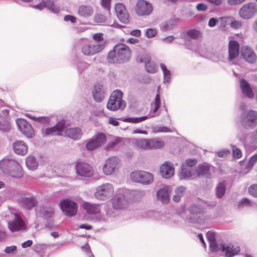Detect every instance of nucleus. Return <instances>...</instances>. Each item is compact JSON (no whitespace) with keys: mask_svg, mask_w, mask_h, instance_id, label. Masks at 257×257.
I'll list each match as a JSON object with an SVG mask.
<instances>
[{"mask_svg":"<svg viewBox=\"0 0 257 257\" xmlns=\"http://www.w3.org/2000/svg\"><path fill=\"white\" fill-rule=\"evenodd\" d=\"M160 104H161V101H160V95H159V94H158L156 96L155 99V102H154L155 107L154 109V111L155 112H156L160 108Z\"/></svg>","mask_w":257,"mask_h":257,"instance_id":"nucleus-52","label":"nucleus"},{"mask_svg":"<svg viewBox=\"0 0 257 257\" xmlns=\"http://www.w3.org/2000/svg\"><path fill=\"white\" fill-rule=\"evenodd\" d=\"M241 53L243 58L248 62L253 63L255 62L256 56L253 50L247 46H242L241 48Z\"/></svg>","mask_w":257,"mask_h":257,"instance_id":"nucleus-18","label":"nucleus"},{"mask_svg":"<svg viewBox=\"0 0 257 257\" xmlns=\"http://www.w3.org/2000/svg\"><path fill=\"white\" fill-rule=\"evenodd\" d=\"M245 1L246 0H227V3L229 5L234 6L240 5Z\"/></svg>","mask_w":257,"mask_h":257,"instance_id":"nucleus-59","label":"nucleus"},{"mask_svg":"<svg viewBox=\"0 0 257 257\" xmlns=\"http://www.w3.org/2000/svg\"><path fill=\"white\" fill-rule=\"evenodd\" d=\"M118 163L116 157H111L107 159L103 167V172L106 175H111L114 173L115 169Z\"/></svg>","mask_w":257,"mask_h":257,"instance_id":"nucleus-16","label":"nucleus"},{"mask_svg":"<svg viewBox=\"0 0 257 257\" xmlns=\"http://www.w3.org/2000/svg\"><path fill=\"white\" fill-rule=\"evenodd\" d=\"M112 207L114 209H122L128 206V201L122 194H116L111 199Z\"/></svg>","mask_w":257,"mask_h":257,"instance_id":"nucleus-17","label":"nucleus"},{"mask_svg":"<svg viewBox=\"0 0 257 257\" xmlns=\"http://www.w3.org/2000/svg\"><path fill=\"white\" fill-rule=\"evenodd\" d=\"M136 60L138 62L143 63L146 65L151 61V57L148 55H139L138 56Z\"/></svg>","mask_w":257,"mask_h":257,"instance_id":"nucleus-40","label":"nucleus"},{"mask_svg":"<svg viewBox=\"0 0 257 257\" xmlns=\"http://www.w3.org/2000/svg\"><path fill=\"white\" fill-rule=\"evenodd\" d=\"M157 31L155 29H148L146 32V35L148 38H151L154 37L157 34Z\"/></svg>","mask_w":257,"mask_h":257,"instance_id":"nucleus-48","label":"nucleus"},{"mask_svg":"<svg viewBox=\"0 0 257 257\" xmlns=\"http://www.w3.org/2000/svg\"><path fill=\"white\" fill-rule=\"evenodd\" d=\"M161 68L163 72L164 79L168 80L170 78V72L168 70L164 64H161Z\"/></svg>","mask_w":257,"mask_h":257,"instance_id":"nucleus-47","label":"nucleus"},{"mask_svg":"<svg viewBox=\"0 0 257 257\" xmlns=\"http://www.w3.org/2000/svg\"><path fill=\"white\" fill-rule=\"evenodd\" d=\"M106 141L105 135L101 133L97 134L94 137L88 142L86 148L89 151H93L104 144Z\"/></svg>","mask_w":257,"mask_h":257,"instance_id":"nucleus-12","label":"nucleus"},{"mask_svg":"<svg viewBox=\"0 0 257 257\" xmlns=\"http://www.w3.org/2000/svg\"><path fill=\"white\" fill-rule=\"evenodd\" d=\"M106 20L105 16L100 14H96L94 17V21L97 23H104Z\"/></svg>","mask_w":257,"mask_h":257,"instance_id":"nucleus-45","label":"nucleus"},{"mask_svg":"<svg viewBox=\"0 0 257 257\" xmlns=\"http://www.w3.org/2000/svg\"><path fill=\"white\" fill-rule=\"evenodd\" d=\"M115 11L116 16L119 21L124 24L129 22V15L125 7L122 3H118L115 5Z\"/></svg>","mask_w":257,"mask_h":257,"instance_id":"nucleus-15","label":"nucleus"},{"mask_svg":"<svg viewBox=\"0 0 257 257\" xmlns=\"http://www.w3.org/2000/svg\"><path fill=\"white\" fill-rule=\"evenodd\" d=\"M257 14V5L253 3L244 5L239 10L238 15L243 19L248 20Z\"/></svg>","mask_w":257,"mask_h":257,"instance_id":"nucleus-5","label":"nucleus"},{"mask_svg":"<svg viewBox=\"0 0 257 257\" xmlns=\"http://www.w3.org/2000/svg\"><path fill=\"white\" fill-rule=\"evenodd\" d=\"M187 35L191 39H196L201 37V32L195 29L189 30L187 32Z\"/></svg>","mask_w":257,"mask_h":257,"instance_id":"nucleus-37","label":"nucleus"},{"mask_svg":"<svg viewBox=\"0 0 257 257\" xmlns=\"http://www.w3.org/2000/svg\"><path fill=\"white\" fill-rule=\"evenodd\" d=\"M111 0H101V5L108 11H110Z\"/></svg>","mask_w":257,"mask_h":257,"instance_id":"nucleus-54","label":"nucleus"},{"mask_svg":"<svg viewBox=\"0 0 257 257\" xmlns=\"http://www.w3.org/2000/svg\"><path fill=\"white\" fill-rule=\"evenodd\" d=\"M1 170L12 177L21 178L23 171L20 164L14 160L4 159L0 162Z\"/></svg>","mask_w":257,"mask_h":257,"instance_id":"nucleus-2","label":"nucleus"},{"mask_svg":"<svg viewBox=\"0 0 257 257\" xmlns=\"http://www.w3.org/2000/svg\"><path fill=\"white\" fill-rule=\"evenodd\" d=\"M174 173V169L173 165L169 162H165L160 167V174L164 178H170Z\"/></svg>","mask_w":257,"mask_h":257,"instance_id":"nucleus-21","label":"nucleus"},{"mask_svg":"<svg viewBox=\"0 0 257 257\" xmlns=\"http://www.w3.org/2000/svg\"><path fill=\"white\" fill-rule=\"evenodd\" d=\"M60 207L64 214L68 216H73L77 213V203L69 199L62 200L60 203Z\"/></svg>","mask_w":257,"mask_h":257,"instance_id":"nucleus-11","label":"nucleus"},{"mask_svg":"<svg viewBox=\"0 0 257 257\" xmlns=\"http://www.w3.org/2000/svg\"><path fill=\"white\" fill-rule=\"evenodd\" d=\"M133 140L136 147L144 150H150V139H134Z\"/></svg>","mask_w":257,"mask_h":257,"instance_id":"nucleus-27","label":"nucleus"},{"mask_svg":"<svg viewBox=\"0 0 257 257\" xmlns=\"http://www.w3.org/2000/svg\"><path fill=\"white\" fill-rule=\"evenodd\" d=\"M17 249V246L15 245H12L11 246L7 247L5 249V251L7 253H11Z\"/></svg>","mask_w":257,"mask_h":257,"instance_id":"nucleus-63","label":"nucleus"},{"mask_svg":"<svg viewBox=\"0 0 257 257\" xmlns=\"http://www.w3.org/2000/svg\"><path fill=\"white\" fill-rule=\"evenodd\" d=\"M190 211L192 214H200L202 210L197 205H194L190 207Z\"/></svg>","mask_w":257,"mask_h":257,"instance_id":"nucleus-53","label":"nucleus"},{"mask_svg":"<svg viewBox=\"0 0 257 257\" xmlns=\"http://www.w3.org/2000/svg\"><path fill=\"white\" fill-rule=\"evenodd\" d=\"M221 245V244L218 245L216 240L209 242L210 248L212 252L221 251V248H220Z\"/></svg>","mask_w":257,"mask_h":257,"instance_id":"nucleus-43","label":"nucleus"},{"mask_svg":"<svg viewBox=\"0 0 257 257\" xmlns=\"http://www.w3.org/2000/svg\"><path fill=\"white\" fill-rule=\"evenodd\" d=\"M131 179L137 183H140L145 185H148L153 182L154 176L151 173L136 171L131 174Z\"/></svg>","mask_w":257,"mask_h":257,"instance_id":"nucleus-4","label":"nucleus"},{"mask_svg":"<svg viewBox=\"0 0 257 257\" xmlns=\"http://www.w3.org/2000/svg\"><path fill=\"white\" fill-rule=\"evenodd\" d=\"M197 163L196 159H188L186 160V165L189 167H192L195 166Z\"/></svg>","mask_w":257,"mask_h":257,"instance_id":"nucleus-57","label":"nucleus"},{"mask_svg":"<svg viewBox=\"0 0 257 257\" xmlns=\"http://www.w3.org/2000/svg\"><path fill=\"white\" fill-rule=\"evenodd\" d=\"M225 184L224 182L218 184L216 188V195L218 198H221L225 192Z\"/></svg>","mask_w":257,"mask_h":257,"instance_id":"nucleus-36","label":"nucleus"},{"mask_svg":"<svg viewBox=\"0 0 257 257\" xmlns=\"http://www.w3.org/2000/svg\"><path fill=\"white\" fill-rule=\"evenodd\" d=\"M150 150L161 149L164 146L163 141L158 139H150Z\"/></svg>","mask_w":257,"mask_h":257,"instance_id":"nucleus-33","label":"nucleus"},{"mask_svg":"<svg viewBox=\"0 0 257 257\" xmlns=\"http://www.w3.org/2000/svg\"><path fill=\"white\" fill-rule=\"evenodd\" d=\"M219 157L224 158L230 154V151L228 149H223L217 152Z\"/></svg>","mask_w":257,"mask_h":257,"instance_id":"nucleus-56","label":"nucleus"},{"mask_svg":"<svg viewBox=\"0 0 257 257\" xmlns=\"http://www.w3.org/2000/svg\"><path fill=\"white\" fill-rule=\"evenodd\" d=\"M26 116L32 119H34V120H36L38 121H40V122H43V121H48V118L47 117H36L35 116H33L31 114H26Z\"/></svg>","mask_w":257,"mask_h":257,"instance_id":"nucleus-55","label":"nucleus"},{"mask_svg":"<svg viewBox=\"0 0 257 257\" xmlns=\"http://www.w3.org/2000/svg\"><path fill=\"white\" fill-rule=\"evenodd\" d=\"M207 238L209 242L216 240L215 234L212 231H208L206 234Z\"/></svg>","mask_w":257,"mask_h":257,"instance_id":"nucleus-58","label":"nucleus"},{"mask_svg":"<svg viewBox=\"0 0 257 257\" xmlns=\"http://www.w3.org/2000/svg\"><path fill=\"white\" fill-rule=\"evenodd\" d=\"M233 155L234 158L239 159L241 157V152L240 150L238 148H235L233 149Z\"/></svg>","mask_w":257,"mask_h":257,"instance_id":"nucleus-60","label":"nucleus"},{"mask_svg":"<svg viewBox=\"0 0 257 257\" xmlns=\"http://www.w3.org/2000/svg\"><path fill=\"white\" fill-rule=\"evenodd\" d=\"M185 191V188L183 187H178L175 193L180 196V197H182L183 196L184 192Z\"/></svg>","mask_w":257,"mask_h":257,"instance_id":"nucleus-61","label":"nucleus"},{"mask_svg":"<svg viewBox=\"0 0 257 257\" xmlns=\"http://www.w3.org/2000/svg\"><path fill=\"white\" fill-rule=\"evenodd\" d=\"M192 175V173L191 172L190 169L186 168L184 165H182L180 173V178L184 179H187L190 178Z\"/></svg>","mask_w":257,"mask_h":257,"instance_id":"nucleus-38","label":"nucleus"},{"mask_svg":"<svg viewBox=\"0 0 257 257\" xmlns=\"http://www.w3.org/2000/svg\"><path fill=\"white\" fill-rule=\"evenodd\" d=\"M251 206V201L247 198H244L240 200L238 203V208H241Z\"/></svg>","mask_w":257,"mask_h":257,"instance_id":"nucleus-41","label":"nucleus"},{"mask_svg":"<svg viewBox=\"0 0 257 257\" xmlns=\"http://www.w3.org/2000/svg\"><path fill=\"white\" fill-rule=\"evenodd\" d=\"M242 22L240 21L233 20L230 24V26L232 29L238 30L242 27Z\"/></svg>","mask_w":257,"mask_h":257,"instance_id":"nucleus-42","label":"nucleus"},{"mask_svg":"<svg viewBox=\"0 0 257 257\" xmlns=\"http://www.w3.org/2000/svg\"><path fill=\"white\" fill-rule=\"evenodd\" d=\"M241 123L246 128L255 126L257 124V112L253 110H249L242 116Z\"/></svg>","mask_w":257,"mask_h":257,"instance_id":"nucleus-9","label":"nucleus"},{"mask_svg":"<svg viewBox=\"0 0 257 257\" xmlns=\"http://www.w3.org/2000/svg\"><path fill=\"white\" fill-rule=\"evenodd\" d=\"M121 142V139L119 138H115L108 144V147L109 148H112L114 147L115 146L120 144Z\"/></svg>","mask_w":257,"mask_h":257,"instance_id":"nucleus-50","label":"nucleus"},{"mask_svg":"<svg viewBox=\"0 0 257 257\" xmlns=\"http://www.w3.org/2000/svg\"><path fill=\"white\" fill-rule=\"evenodd\" d=\"M248 191L251 195L257 197V184L251 185L248 188Z\"/></svg>","mask_w":257,"mask_h":257,"instance_id":"nucleus-49","label":"nucleus"},{"mask_svg":"<svg viewBox=\"0 0 257 257\" xmlns=\"http://www.w3.org/2000/svg\"><path fill=\"white\" fill-rule=\"evenodd\" d=\"M113 192L112 185L109 183L103 184L97 188L95 196L98 199L103 200L111 196Z\"/></svg>","mask_w":257,"mask_h":257,"instance_id":"nucleus-6","label":"nucleus"},{"mask_svg":"<svg viewBox=\"0 0 257 257\" xmlns=\"http://www.w3.org/2000/svg\"><path fill=\"white\" fill-rule=\"evenodd\" d=\"M196 9L199 11H205L207 9V6L203 3H200L196 6Z\"/></svg>","mask_w":257,"mask_h":257,"instance_id":"nucleus-62","label":"nucleus"},{"mask_svg":"<svg viewBox=\"0 0 257 257\" xmlns=\"http://www.w3.org/2000/svg\"><path fill=\"white\" fill-rule=\"evenodd\" d=\"M82 207L86 210L87 213L90 214H96L100 211L98 205L91 204L87 202H84L82 203Z\"/></svg>","mask_w":257,"mask_h":257,"instance_id":"nucleus-28","label":"nucleus"},{"mask_svg":"<svg viewBox=\"0 0 257 257\" xmlns=\"http://www.w3.org/2000/svg\"><path fill=\"white\" fill-rule=\"evenodd\" d=\"M152 5L145 1L139 0L136 4L135 12L140 16H149L153 11Z\"/></svg>","mask_w":257,"mask_h":257,"instance_id":"nucleus-10","label":"nucleus"},{"mask_svg":"<svg viewBox=\"0 0 257 257\" xmlns=\"http://www.w3.org/2000/svg\"><path fill=\"white\" fill-rule=\"evenodd\" d=\"M122 93L118 90L114 91L111 94L107 104V108L111 111L118 109L123 110L126 107V103L122 99Z\"/></svg>","mask_w":257,"mask_h":257,"instance_id":"nucleus-3","label":"nucleus"},{"mask_svg":"<svg viewBox=\"0 0 257 257\" xmlns=\"http://www.w3.org/2000/svg\"><path fill=\"white\" fill-rule=\"evenodd\" d=\"M132 55L130 48L123 44H118L107 54V61L109 63H121L130 60Z\"/></svg>","mask_w":257,"mask_h":257,"instance_id":"nucleus-1","label":"nucleus"},{"mask_svg":"<svg viewBox=\"0 0 257 257\" xmlns=\"http://www.w3.org/2000/svg\"><path fill=\"white\" fill-rule=\"evenodd\" d=\"M65 124L63 121L58 122L55 126L45 129L44 134L48 135H62Z\"/></svg>","mask_w":257,"mask_h":257,"instance_id":"nucleus-20","label":"nucleus"},{"mask_svg":"<svg viewBox=\"0 0 257 257\" xmlns=\"http://www.w3.org/2000/svg\"><path fill=\"white\" fill-rule=\"evenodd\" d=\"M92 93L95 101L100 102L104 99V91L101 85L99 84L95 85Z\"/></svg>","mask_w":257,"mask_h":257,"instance_id":"nucleus-23","label":"nucleus"},{"mask_svg":"<svg viewBox=\"0 0 257 257\" xmlns=\"http://www.w3.org/2000/svg\"><path fill=\"white\" fill-rule=\"evenodd\" d=\"M14 219L8 222L9 229L13 232L26 230V225L21 216L17 213L14 214Z\"/></svg>","mask_w":257,"mask_h":257,"instance_id":"nucleus-13","label":"nucleus"},{"mask_svg":"<svg viewBox=\"0 0 257 257\" xmlns=\"http://www.w3.org/2000/svg\"><path fill=\"white\" fill-rule=\"evenodd\" d=\"M78 13L81 16L87 17L92 15L93 10L90 6L82 5L78 9Z\"/></svg>","mask_w":257,"mask_h":257,"instance_id":"nucleus-30","label":"nucleus"},{"mask_svg":"<svg viewBox=\"0 0 257 257\" xmlns=\"http://www.w3.org/2000/svg\"><path fill=\"white\" fill-rule=\"evenodd\" d=\"M92 38L97 42L103 41V35L101 33H95L93 35Z\"/></svg>","mask_w":257,"mask_h":257,"instance_id":"nucleus-51","label":"nucleus"},{"mask_svg":"<svg viewBox=\"0 0 257 257\" xmlns=\"http://www.w3.org/2000/svg\"><path fill=\"white\" fill-rule=\"evenodd\" d=\"M75 170L77 174L81 177H91L94 174L93 167L88 163L84 162H77Z\"/></svg>","mask_w":257,"mask_h":257,"instance_id":"nucleus-7","label":"nucleus"},{"mask_svg":"<svg viewBox=\"0 0 257 257\" xmlns=\"http://www.w3.org/2000/svg\"><path fill=\"white\" fill-rule=\"evenodd\" d=\"M17 123L19 130L28 138H32L34 135V130L31 125L25 119L18 118Z\"/></svg>","mask_w":257,"mask_h":257,"instance_id":"nucleus-14","label":"nucleus"},{"mask_svg":"<svg viewBox=\"0 0 257 257\" xmlns=\"http://www.w3.org/2000/svg\"><path fill=\"white\" fill-rule=\"evenodd\" d=\"M220 248H221L222 252H225L226 257H232L237 254L240 251L239 247H234L233 245L231 244L225 245L221 244Z\"/></svg>","mask_w":257,"mask_h":257,"instance_id":"nucleus-22","label":"nucleus"},{"mask_svg":"<svg viewBox=\"0 0 257 257\" xmlns=\"http://www.w3.org/2000/svg\"><path fill=\"white\" fill-rule=\"evenodd\" d=\"M13 149L16 153L21 155H25L28 151L27 146L21 141L15 142L13 144Z\"/></svg>","mask_w":257,"mask_h":257,"instance_id":"nucleus-25","label":"nucleus"},{"mask_svg":"<svg viewBox=\"0 0 257 257\" xmlns=\"http://www.w3.org/2000/svg\"><path fill=\"white\" fill-rule=\"evenodd\" d=\"M157 198L163 203H168L170 200L168 188H164L159 190L157 192Z\"/></svg>","mask_w":257,"mask_h":257,"instance_id":"nucleus-29","label":"nucleus"},{"mask_svg":"<svg viewBox=\"0 0 257 257\" xmlns=\"http://www.w3.org/2000/svg\"><path fill=\"white\" fill-rule=\"evenodd\" d=\"M26 165L29 169L35 170L38 166V162L34 157L29 156L26 159Z\"/></svg>","mask_w":257,"mask_h":257,"instance_id":"nucleus-31","label":"nucleus"},{"mask_svg":"<svg viewBox=\"0 0 257 257\" xmlns=\"http://www.w3.org/2000/svg\"><path fill=\"white\" fill-rule=\"evenodd\" d=\"M239 83L242 92L247 97L252 98L253 93L248 83L244 79L242 78L240 80Z\"/></svg>","mask_w":257,"mask_h":257,"instance_id":"nucleus-24","label":"nucleus"},{"mask_svg":"<svg viewBox=\"0 0 257 257\" xmlns=\"http://www.w3.org/2000/svg\"><path fill=\"white\" fill-rule=\"evenodd\" d=\"M146 70L148 73H155L157 71V66L154 64L150 63V62L145 65Z\"/></svg>","mask_w":257,"mask_h":257,"instance_id":"nucleus-44","label":"nucleus"},{"mask_svg":"<svg viewBox=\"0 0 257 257\" xmlns=\"http://www.w3.org/2000/svg\"><path fill=\"white\" fill-rule=\"evenodd\" d=\"M10 128V125L8 121L4 119L2 122H0V130L7 132L8 131Z\"/></svg>","mask_w":257,"mask_h":257,"instance_id":"nucleus-46","label":"nucleus"},{"mask_svg":"<svg viewBox=\"0 0 257 257\" xmlns=\"http://www.w3.org/2000/svg\"><path fill=\"white\" fill-rule=\"evenodd\" d=\"M105 42L97 44L86 43L82 46L81 51L86 56L94 55L102 51L105 46Z\"/></svg>","mask_w":257,"mask_h":257,"instance_id":"nucleus-8","label":"nucleus"},{"mask_svg":"<svg viewBox=\"0 0 257 257\" xmlns=\"http://www.w3.org/2000/svg\"><path fill=\"white\" fill-rule=\"evenodd\" d=\"M148 117L144 116L139 117H126L123 119L122 121L125 122L132 123H138L146 120Z\"/></svg>","mask_w":257,"mask_h":257,"instance_id":"nucleus-35","label":"nucleus"},{"mask_svg":"<svg viewBox=\"0 0 257 257\" xmlns=\"http://www.w3.org/2000/svg\"><path fill=\"white\" fill-rule=\"evenodd\" d=\"M218 22V20L217 19L212 18L209 19L208 22V26L210 27H213L215 26L217 23Z\"/></svg>","mask_w":257,"mask_h":257,"instance_id":"nucleus-64","label":"nucleus"},{"mask_svg":"<svg viewBox=\"0 0 257 257\" xmlns=\"http://www.w3.org/2000/svg\"><path fill=\"white\" fill-rule=\"evenodd\" d=\"M45 8L47 7L52 12L57 13L59 12L60 9L58 7H56L53 2L50 0H46L44 1Z\"/></svg>","mask_w":257,"mask_h":257,"instance_id":"nucleus-39","label":"nucleus"},{"mask_svg":"<svg viewBox=\"0 0 257 257\" xmlns=\"http://www.w3.org/2000/svg\"><path fill=\"white\" fill-rule=\"evenodd\" d=\"M239 45L237 41L231 40L228 43V60L231 61L239 55Z\"/></svg>","mask_w":257,"mask_h":257,"instance_id":"nucleus-19","label":"nucleus"},{"mask_svg":"<svg viewBox=\"0 0 257 257\" xmlns=\"http://www.w3.org/2000/svg\"><path fill=\"white\" fill-rule=\"evenodd\" d=\"M65 135L66 137L73 140H78L81 138L82 134L79 128L75 127L67 129L65 131Z\"/></svg>","mask_w":257,"mask_h":257,"instance_id":"nucleus-26","label":"nucleus"},{"mask_svg":"<svg viewBox=\"0 0 257 257\" xmlns=\"http://www.w3.org/2000/svg\"><path fill=\"white\" fill-rule=\"evenodd\" d=\"M197 175L200 176H209L210 175V167L207 164H203L199 165L197 169Z\"/></svg>","mask_w":257,"mask_h":257,"instance_id":"nucleus-32","label":"nucleus"},{"mask_svg":"<svg viewBox=\"0 0 257 257\" xmlns=\"http://www.w3.org/2000/svg\"><path fill=\"white\" fill-rule=\"evenodd\" d=\"M22 204L24 208L31 209L37 204V202L34 198H25L22 200Z\"/></svg>","mask_w":257,"mask_h":257,"instance_id":"nucleus-34","label":"nucleus"}]
</instances>
